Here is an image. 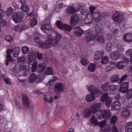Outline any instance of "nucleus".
Returning a JSON list of instances; mask_svg holds the SVG:
<instances>
[{"label": "nucleus", "instance_id": "1", "mask_svg": "<svg viewBox=\"0 0 132 132\" xmlns=\"http://www.w3.org/2000/svg\"><path fill=\"white\" fill-rule=\"evenodd\" d=\"M89 109V108H86L83 112V114L84 117L88 118L89 117L92 113H95L97 112L96 115L97 118L101 119L102 118L110 117L111 113L109 110H103L102 111L98 110L100 108H91Z\"/></svg>", "mask_w": 132, "mask_h": 132}, {"label": "nucleus", "instance_id": "2", "mask_svg": "<svg viewBox=\"0 0 132 132\" xmlns=\"http://www.w3.org/2000/svg\"><path fill=\"white\" fill-rule=\"evenodd\" d=\"M24 16V14L22 11L14 12L13 13L11 18L14 22L16 23L20 22Z\"/></svg>", "mask_w": 132, "mask_h": 132}, {"label": "nucleus", "instance_id": "3", "mask_svg": "<svg viewBox=\"0 0 132 132\" xmlns=\"http://www.w3.org/2000/svg\"><path fill=\"white\" fill-rule=\"evenodd\" d=\"M112 20L116 23H120L123 21V16L122 14L120 13L119 11L116 10L112 15Z\"/></svg>", "mask_w": 132, "mask_h": 132}, {"label": "nucleus", "instance_id": "4", "mask_svg": "<svg viewBox=\"0 0 132 132\" xmlns=\"http://www.w3.org/2000/svg\"><path fill=\"white\" fill-rule=\"evenodd\" d=\"M61 38V35L58 33H56L55 39L50 38L48 40V43L49 45L47 47H49L52 46L55 44H57Z\"/></svg>", "mask_w": 132, "mask_h": 132}, {"label": "nucleus", "instance_id": "5", "mask_svg": "<svg viewBox=\"0 0 132 132\" xmlns=\"http://www.w3.org/2000/svg\"><path fill=\"white\" fill-rule=\"evenodd\" d=\"M56 26L57 28L62 30L63 29L65 31H70L71 29V27L69 25L64 24L62 25V23L59 20H57L56 21Z\"/></svg>", "mask_w": 132, "mask_h": 132}, {"label": "nucleus", "instance_id": "6", "mask_svg": "<svg viewBox=\"0 0 132 132\" xmlns=\"http://www.w3.org/2000/svg\"><path fill=\"white\" fill-rule=\"evenodd\" d=\"M13 52V56L14 57H17L19 56V50L18 48L15 47L12 49H7L6 51V54L8 53L10 56H11V54Z\"/></svg>", "mask_w": 132, "mask_h": 132}, {"label": "nucleus", "instance_id": "7", "mask_svg": "<svg viewBox=\"0 0 132 132\" xmlns=\"http://www.w3.org/2000/svg\"><path fill=\"white\" fill-rule=\"evenodd\" d=\"M129 84L128 82L121 84L120 87V91L123 93H127L129 89Z\"/></svg>", "mask_w": 132, "mask_h": 132}, {"label": "nucleus", "instance_id": "8", "mask_svg": "<svg viewBox=\"0 0 132 132\" xmlns=\"http://www.w3.org/2000/svg\"><path fill=\"white\" fill-rule=\"evenodd\" d=\"M35 42L39 44V47L43 48H49V47H47L49 45V44L48 43V41L46 42L43 43L40 41L39 38L37 37L35 39Z\"/></svg>", "mask_w": 132, "mask_h": 132}, {"label": "nucleus", "instance_id": "9", "mask_svg": "<svg viewBox=\"0 0 132 132\" xmlns=\"http://www.w3.org/2000/svg\"><path fill=\"white\" fill-rule=\"evenodd\" d=\"M94 21V18L93 15L89 13H87L86 16L84 19L85 23L88 24L93 22Z\"/></svg>", "mask_w": 132, "mask_h": 132}, {"label": "nucleus", "instance_id": "10", "mask_svg": "<svg viewBox=\"0 0 132 132\" xmlns=\"http://www.w3.org/2000/svg\"><path fill=\"white\" fill-rule=\"evenodd\" d=\"M79 18L76 14H73L70 18V24L72 26L76 25L78 21Z\"/></svg>", "mask_w": 132, "mask_h": 132}, {"label": "nucleus", "instance_id": "11", "mask_svg": "<svg viewBox=\"0 0 132 132\" xmlns=\"http://www.w3.org/2000/svg\"><path fill=\"white\" fill-rule=\"evenodd\" d=\"M120 55V52L119 50H115L113 51L110 55V57L114 60L119 59Z\"/></svg>", "mask_w": 132, "mask_h": 132}, {"label": "nucleus", "instance_id": "12", "mask_svg": "<svg viewBox=\"0 0 132 132\" xmlns=\"http://www.w3.org/2000/svg\"><path fill=\"white\" fill-rule=\"evenodd\" d=\"M75 7L73 6H69L65 10V12L68 14L71 15L76 12Z\"/></svg>", "mask_w": 132, "mask_h": 132}, {"label": "nucleus", "instance_id": "13", "mask_svg": "<svg viewBox=\"0 0 132 132\" xmlns=\"http://www.w3.org/2000/svg\"><path fill=\"white\" fill-rule=\"evenodd\" d=\"M33 52H30L28 54L27 62L29 64L31 65V70L33 72Z\"/></svg>", "mask_w": 132, "mask_h": 132}, {"label": "nucleus", "instance_id": "14", "mask_svg": "<svg viewBox=\"0 0 132 132\" xmlns=\"http://www.w3.org/2000/svg\"><path fill=\"white\" fill-rule=\"evenodd\" d=\"M54 86L57 91L59 92L63 91L65 86L61 82H58L56 83L55 84Z\"/></svg>", "mask_w": 132, "mask_h": 132}, {"label": "nucleus", "instance_id": "15", "mask_svg": "<svg viewBox=\"0 0 132 132\" xmlns=\"http://www.w3.org/2000/svg\"><path fill=\"white\" fill-rule=\"evenodd\" d=\"M104 51L103 50H100L96 51L95 53L94 57L96 60H98L102 58L104 54Z\"/></svg>", "mask_w": 132, "mask_h": 132}, {"label": "nucleus", "instance_id": "16", "mask_svg": "<svg viewBox=\"0 0 132 132\" xmlns=\"http://www.w3.org/2000/svg\"><path fill=\"white\" fill-rule=\"evenodd\" d=\"M51 28V26L49 24H43L41 26V29L44 32L48 34V31L50 30Z\"/></svg>", "mask_w": 132, "mask_h": 132}, {"label": "nucleus", "instance_id": "17", "mask_svg": "<svg viewBox=\"0 0 132 132\" xmlns=\"http://www.w3.org/2000/svg\"><path fill=\"white\" fill-rule=\"evenodd\" d=\"M23 104L24 106H29V99L27 95L23 94L22 96Z\"/></svg>", "mask_w": 132, "mask_h": 132}, {"label": "nucleus", "instance_id": "18", "mask_svg": "<svg viewBox=\"0 0 132 132\" xmlns=\"http://www.w3.org/2000/svg\"><path fill=\"white\" fill-rule=\"evenodd\" d=\"M83 31L79 27L74 28L73 33L74 35L77 36H80L83 34Z\"/></svg>", "mask_w": 132, "mask_h": 132}, {"label": "nucleus", "instance_id": "19", "mask_svg": "<svg viewBox=\"0 0 132 132\" xmlns=\"http://www.w3.org/2000/svg\"><path fill=\"white\" fill-rule=\"evenodd\" d=\"M93 86L91 85L89 87L88 89V91L92 94L99 95L101 94L100 92L99 91L98 88H93Z\"/></svg>", "mask_w": 132, "mask_h": 132}, {"label": "nucleus", "instance_id": "20", "mask_svg": "<svg viewBox=\"0 0 132 132\" xmlns=\"http://www.w3.org/2000/svg\"><path fill=\"white\" fill-rule=\"evenodd\" d=\"M86 41L88 43L93 41V43L91 44L92 45L94 44V41L96 39V36L95 35H87L85 38Z\"/></svg>", "mask_w": 132, "mask_h": 132}, {"label": "nucleus", "instance_id": "21", "mask_svg": "<svg viewBox=\"0 0 132 132\" xmlns=\"http://www.w3.org/2000/svg\"><path fill=\"white\" fill-rule=\"evenodd\" d=\"M95 28L96 35H101L103 33V26L102 24H97Z\"/></svg>", "mask_w": 132, "mask_h": 132}, {"label": "nucleus", "instance_id": "22", "mask_svg": "<svg viewBox=\"0 0 132 132\" xmlns=\"http://www.w3.org/2000/svg\"><path fill=\"white\" fill-rule=\"evenodd\" d=\"M93 16L94 19L95 21L96 22H98L101 19L102 15L101 14L97 12H95L93 14Z\"/></svg>", "mask_w": 132, "mask_h": 132}, {"label": "nucleus", "instance_id": "23", "mask_svg": "<svg viewBox=\"0 0 132 132\" xmlns=\"http://www.w3.org/2000/svg\"><path fill=\"white\" fill-rule=\"evenodd\" d=\"M123 39L124 41L127 42H130L132 41V34L128 33L123 36Z\"/></svg>", "mask_w": 132, "mask_h": 132}, {"label": "nucleus", "instance_id": "24", "mask_svg": "<svg viewBox=\"0 0 132 132\" xmlns=\"http://www.w3.org/2000/svg\"><path fill=\"white\" fill-rule=\"evenodd\" d=\"M46 65L45 63L39 64L37 67V70L39 72H41L45 69Z\"/></svg>", "mask_w": 132, "mask_h": 132}, {"label": "nucleus", "instance_id": "25", "mask_svg": "<svg viewBox=\"0 0 132 132\" xmlns=\"http://www.w3.org/2000/svg\"><path fill=\"white\" fill-rule=\"evenodd\" d=\"M117 87H118L116 85H112L110 86L109 91V93L110 94L114 95L116 94L118 91L117 89Z\"/></svg>", "mask_w": 132, "mask_h": 132}, {"label": "nucleus", "instance_id": "26", "mask_svg": "<svg viewBox=\"0 0 132 132\" xmlns=\"http://www.w3.org/2000/svg\"><path fill=\"white\" fill-rule=\"evenodd\" d=\"M109 63L110 64L109 66L106 68V71L108 72H110L115 68L116 63L114 62H111Z\"/></svg>", "mask_w": 132, "mask_h": 132}, {"label": "nucleus", "instance_id": "27", "mask_svg": "<svg viewBox=\"0 0 132 132\" xmlns=\"http://www.w3.org/2000/svg\"><path fill=\"white\" fill-rule=\"evenodd\" d=\"M126 132H132V122H127L125 128Z\"/></svg>", "mask_w": 132, "mask_h": 132}, {"label": "nucleus", "instance_id": "28", "mask_svg": "<svg viewBox=\"0 0 132 132\" xmlns=\"http://www.w3.org/2000/svg\"><path fill=\"white\" fill-rule=\"evenodd\" d=\"M111 85V84L110 82H107L102 85L101 88L104 91H108L110 88Z\"/></svg>", "mask_w": 132, "mask_h": 132}, {"label": "nucleus", "instance_id": "29", "mask_svg": "<svg viewBox=\"0 0 132 132\" xmlns=\"http://www.w3.org/2000/svg\"><path fill=\"white\" fill-rule=\"evenodd\" d=\"M95 98V95L92 94L87 95L86 97V100L87 102H92L94 100Z\"/></svg>", "mask_w": 132, "mask_h": 132}, {"label": "nucleus", "instance_id": "30", "mask_svg": "<svg viewBox=\"0 0 132 132\" xmlns=\"http://www.w3.org/2000/svg\"><path fill=\"white\" fill-rule=\"evenodd\" d=\"M113 48V44L111 42H108L107 43L105 46V50L108 52H110L112 51Z\"/></svg>", "mask_w": 132, "mask_h": 132}, {"label": "nucleus", "instance_id": "31", "mask_svg": "<svg viewBox=\"0 0 132 132\" xmlns=\"http://www.w3.org/2000/svg\"><path fill=\"white\" fill-rule=\"evenodd\" d=\"M100 35L99 34L96 35V37H97L96 40L100 43H104L105 41V38L102 36H99Z\"/></svg>", "mask_w": 132, "mask_h": 132}, {"label": "nucleus", "instance_id": "32", "mask_svg": "<svg viewBox=\"0 0 132 132\" xmlns=\"http://www.w3.org/2000/svg\"><path fill=\"white\" fill-rule=\"evenodd\" d=\"M96 65L94 63H90L88 66V70L90 72H93L95 69Z\"/></svg>", "mask_w": 132, "mask_h": 132}, {"label": "nucleus", "instance_id": "33", "mask_svg": "<svg viewBox=\"0 0 132 132\" xmlns=\"http://www.w3.org/2000/svg\"><path fill=\"white\" fill-rule=\"evenodd\" d=\"M20 8L21 10L26 13L29 12V9L28 6L25 4H22Z\"/></svg>", "mask_w": 132, "mask_h": 132}, {"label": "nucleus", "instance_id": "34", "mask_svg": "<svg viewBox=\"0 0 132 132\" xmlns=\"http://www.w3.org/2000/svg\"><path fill=\"white\" fill-rule=\"evenodd\" d=\"M13 59L11 56L8 54H6V59L5 62V64L6 65L8 66L9 64V61L12 62L13 61Z\"/></svg>", "mask_w": 132, "mask_h": 132}, {"label": "nucleus", "instance_id": "35", "mask_svg": "<svg viewBox=\"0 0 132 132\" xmlns=\"http://www.w3.org/2000/svg\"><path fill=\"white\" fill-rule=\"evenodd\" d=\"M121 113L122 116L125 118H127L129 116L130 112L127 109H125Z\"/></svg>", "mask_w": 132, "mask_h": 132}, {"label": "nucleus", "instance_id": "36", "mask_svg": "<svg viewBox=\"0 0 132 132\" xmlns=\"http://www.w3.org/2000/svg\"><path fill=\"white\" fill-rule=\"evenodd\" d=\"M45 73L46 75H53V72L52 69L50 67H48L46 68V70L45 71Z\"/></svg>", "mask_w": 132, "mask_h": 132}, {"label": "nucleus", "instance_id": "37", "mask_svg": "<svg viewBox=\"0 0 132 132\" xmlns=\"http://www.w3.org/2000/svg\"><path fill=\"white\" fill-rule=\"evenodd\" d=\"M119 78L118 76L113 75L110 78V82L112 83L117 82L119 80Z\"/></svg>", "mask_w": 132, "mask_h": 132}, {"label": "nucleus", "instance_id": "38", "mask_svg": "<svg viewBox=\"0 0 132 132\" xmlns=\"http://www.w3.org/2000/svg\"><path fill=\"white\" fill-rule=\"evenodd\" d=\"M90 123L95 125H96L98 124L99 122L94 116H93L90 119Z\"/></svg>", "mask_w": 132, "mask_h": 132}, {"label": "nucleus", "instance_id": "39", "mask_svg": "<svg viewBox=\"0 0 132 132\" xmlns=\"http://www.w3.org/2000/svg\"><path fill=\"white\" fill-rule=\"evenodd\" d=\"M125 63L122 61H120L117 64L116 66L119 69H122L125 66Z\"/></svg>", "mask_w": 132, "mask_h": 132}, {"label": "nucleus", "instance_id": "40", "mask_svg": "<svg viewBox=\"0 0 132 132\" xmlns=\"http://www.w3.org/2000/svg\"><path fill=\"white\" fill-rule=\"evenodd\" d=\"M120 103L118 101L113 102L111 104V107H121Z\"/></svg>", "mask_w": 132, "mask_h": 132}, {"label": "nucleus", "instance_id": "41", "mask_svg": "<svg viewBox=\"0 0 132 132\" xmlns=\"http://www.w3.org/2000/svg\"><path fill=\"white\" fill-rule=\"evenodd\" d=\"M108 57L107 56H104L101 59V63L102 64H105L108 62Z\"/></svg>", "mask_w": 132, "mask_h": 132}, {"label": "nucleus", "instance_id": "42", "mask_svg": "<svg viewBox=\"0 0 132 132\" xmlns=\"http://www.w3.org/2000/svg\"><path fill=\"white\" fill-rule=\"evenodd\" d=\"M108 98V94L107 93L103 94L100 98L102 102L106 101Z\"/></svg>", "mask_w": 132, "mask_h": 132}, {"label": "nucleus", "instance_id": "43", "mask_svg": "<svg viewBox=\"0 0 132 132\" xmlns=\"http://www.w3.org/2000/svg\"><path fill=\"white\" fill-rule=\"evenodd\" d=\"M117 120V117L116 116H113L111 119L110 122L112 125H114L116 123Z\"/></svg>", "mask_w": 132, "mask_h": 132}, {"label": "nucleus", "instance_id": "44", "mask_svg": "<svg viewBox=\"0 0 132 132\" xmlns=\"http://www.w3.org/2000/svg\"><path fill=\"white\" fill-rule=\"evenodd\" d=\"M0 23L1 24V26L3 27H5L6 24V21L4 20L2 17L1 16H0Z\"/></svg>", "mask_w": 132, "mask_h": 132}, {"label": "nucleus", "instance_id": "45", "mask_svg": "<svg viewBox=\"0 0 132 132\" xmlns=\"http://www.w3.org/2000/svg\"><path fill=\"white\" fill-rule=\"evenodd\" d=\"M126 97L128 99L132 97V89H129L126 95Z\"/></svg>", "mask_w": 132, "mask_h": 132}, {"label": "nucleus", "instance_id": "46", "mask_svg": "<svg viewBox=\"0 0 132 132\" xmlns=\"http://www.w3.org/2000/svg\"><path fill=\"white\" fill-rule=\"evenodd\" d=\"M20 71L19 65H15L13 69V73H18Z\"/></svg>", "mask_w": 132, "mask_h": 132}, {"label": "nucleus", "instance_id": "47", "mask_svg": "<svg viewBox=\"0 0 132 132\" xmlns=\"http://www.w3.org/2000/svg\"><path fill=\"white\" fill-rule=\"evenodd\" d=\"M22 50L23 53L27 54L29 52V48L27 46H24L22 47Z\"/></svg>", "mask_w": 132, "mask_h": 132}, {"label": "nucleus", "instance_id": "48", "mask_svg": "<svg viewBox=\"0 0 132 132\" xmlns=\"http://www.w3.org/2000/svg\"><path fill=\"white\" fill-rule=\"evenodd\" d=\"M13 11V9L11 7H9L6 12V14L7 16L10 15L12 13Z\"/></svg>", "mask_w": 132, "mask_h": 132}, {"label": "nucleus", "instance_id": "49", "mask_svg": "<svg viewBox=\"0 0 132 132\" xmlns=\"http://www.w3.org/2000/svg\"><path fill=\"white\" fill-rule=\"evenodd\" d=\"M53 79L49 81L47 83V84L49 85H52L53 82L56 80V78L55 77H53Z\"/></svg>", "mask_w": 132, "mask_h": 132}, {"label": "nucleus", "instance_id": "50", "mask_svg": "<svg viewBox=\"0 0 132 132\" xmlns=\"http://www.w3.org/2000/svg\"><path fill=\"white\" fill-rule=\"evenodd\" d=\"M28 81L29 83L33 82V73H31L29 76Z\"/></svg>", "mask_w": 132, "mask_h": 132}, {"label": "nucleus", "instance_id": "51", "mask_svg": "<svg viewBox=\"0 0 132 132\" xmlns=\"http://www.w3.org/2000/svg\"><path fill=\"white\" fill-rule=\"evenodd\" d=\"M126 54L128 56H129L132 55V50L129 49L127 50L126 52Z\"/></svg>", "mask_w": 132, "mask_h": 132}, {"label": "nucleus", "instance_id": "52", "mask_svg": "<svg viewBox=\"0 0 132 132\" xmlns=\"http://www.w3.org/2000/svg\"><path fill=\"white\" fill-rule=\"evenodd\" d=\"M112 31L114 34L116 35V34H118L119 32V29L118 28H113Z\"/></svg>", "mask_w": 132, "mask_h": 132}, {"label": "nucleus", "instance_id": "53", "mask_svg": "<svg viewBox=\"0 0 132 132\" xmlns=\"http://www.w3.org/2000/svg\"><path fill=\"white\" fill-rule=\"evenodd\" d=\"M19 66L20 70L21 71L25 70L26 67H27L26 65L24 66L23 63L20 64Z\"/></svg>", "mask_w": 132, "mask_h": 132}, {"label": "nucleus", "instance_id": "54", "mask_svg": "<svg viewBox=\"0 0 132 132\" xmlns=\"http://www.w3.org/2000/svg\"><path fill=\"white\" fill-rule=\"evenodd\" d=\"M5 39L7 41L10 42H11L13 41L12 37L10 35L6 36L5 37Z\"/></svg>", "mask_w": 132, "mask_h": 132}, {"label": "nucleus", "instance_id": "55", "mask_svg": "<svg viewBox=\"0 0 132 132\" xmlns=\"http://www.w3.org/2000/svg\"><path fill=\"white\" fill-rule=\"evenodd\" d=\"M63 5L62 4L59 3L57 6V7L56 8V11L57 12H59L60 11L61 9L62 8Z\"/></svg>", "mask_w": 132, "mask_h": 132}, {"label": "nucleus", "instance_id": "56", "mask_svg": "<svg viewBox=\"0 0 132 132\" xmlns=\"http://www.w3.org/2000/svg\"><path fill=\"white\" fill-rule=\"evenodd\" d=\"M37 58L39 60H41L43 58V55L42 54H40L37 52L36 54Z\"/></svg>", "mask_w": 132, "mask_h": 132}, {"label": "nucleus", "instance_id": "57", "mask_svg": "<svg viewBox=\"0 0 132 132\" xmlns=\"http://www.w3.org/2000/svg\"><path fill=\"white\" fill-rule=\"evenodd\" d=\"M46 111V117L48 118L49 116V113L50 112L51 110L50 108H45Z\"/></svg>", "mask_w": 132, "mask_h": 132}, {"label": "nucleus", "instance_id": "58", "mask_svg": "<svg viewBox=\"0 0 132 132\" xmlns=\"http://www.w3.org/2000/svg\"><path fill=\"white\" fill-rule=\"evenodd\" d=\"M128 77V75L127 74L123 76L122 77L121 79H120L119 83H121L123 81Z\"/></svg>", "mask_w": 132, "mask_h": 132}, {"label": "nucleus", "instance_id": "59", "mask_svg": "<svg viewBox=\"0 0 132 132\" xmlns=\"http://www.w3.org/2000/svg\"><path fill=\"white\" fill-rule=\"evenodd\" d=\"M113 35L112 33H109L106 37L107 39L108 40H110L112 38Z\"/></svg>", "mask_w": 132, "mask_h": 132}, {"label": "nucleus", "instance_id": "60", "mask_svg": "<svg viewBox=\"0 0 132 132\" xmlns=\"http://www.w3.org/2000/svg\"><path fill=\"white\" fill-rule=\"evenodd\" d=\"M30 70L29 69H27L23 73V76L26 77L30 73Z\"/></svg>", "mask_w": 132, "mask_h": 132}, {"label": "nucleus", "instance_id": "61", "mask_svg": "<svg viewBox=\"0 0 132 132\" xmlns=\"http://www.w3.org/2000/svg\"><path fill=\"white\" fill-rule=\"evenodd\" d=\"M93 105L94 106V107H100L101 106V104L98 103H94Z\"/></svg>", "mask_w": 132, "mask_h": 132}, {"label": "nucleus", "instance_id": "62", "mask_svg": "<svg viewBox=\"0 0 132 132\" xmlns=\"http://www.w3.org/2000/svg\"><path fill=\"white\" fill-rule=\"evenodd\" d=\"M89 8L90 12V13H89L93 15V13H94V11L95 10L96 8L93 6H90Z\"/></svg>", "mask_w": 132, "mask_h": 132}, {"label": "nucleus", "instance_id": "63", "mask_svg": "<svg viewBox=\"0 0 132 132\" xmlns=\"http://www.w3.org/2000/svg\"><path fill=\"white\" fill-rule=\"evenodd\" d=\"M81 62L82 64L83 65H86L87 64V62L85 59L82 58L81 61Z\"/></svg>", "mask_w": 132, "mask_h": 132}, {"label": "nucleus", "instance_id": "64", "mask_svg": "<svg viewBox=\"0 0 132 132\" xmlns=\"http://www.w3.org/2000/svg\"><path fill=\"white\" fill-rule=\"evenodd\" d=\"M3 79L6 84H11L10 79L8 78L5 79L4 77H3Z\"/></svg>", "mask_w": 132, "mask_h": 132}]
</instances>
